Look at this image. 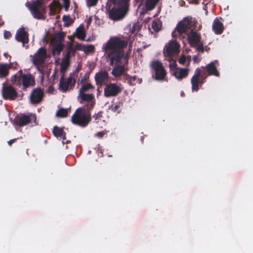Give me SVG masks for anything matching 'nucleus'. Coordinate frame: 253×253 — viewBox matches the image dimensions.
<instances>
[{
	"mask_svg": "<svg viewBox=\"0 0 253 253\" xmlns=\"http://www.w3.org/2000/svg\"><path fill=\"white\" fill-rule=\"evenodd\" d=\"M150 67L155 72V79L158 81H164L167 75V72L162 63L158 60L151 62Z\"/></svg>",
	"mask_w": 253,
	"mask_h": 253,
	"instance_id": "nucleus-6",
	"label": "nucleus"
},
{
	"mask_svg": "<svg viewBox=\"0 0 253 253\" xmlns=\"http://www.w3.org/2000/svg\"><path fill=\"white\" fill-rule=\"evenodd\" d=\"M68 113V110L67 109L60 108L56 112V116L60 118L67 117Z\"/></svg>",
	"mask_w": 253,
	"mask_h": 253,
	"instance_id": "nucleus-32",
	"label": "nucleus"
},
{
	"mask_svg": "<svg viewBox=\"0 0 253 253\" xmlns=\"http://www.w3.org/2000/svg\"><path fill=\"white\" fill-rule=\"evenodd\" d=\"M70 65V61L63 60L62 61L61 64V71H65Z\"/></svg>",
	"mask_w": 253,
	"mask_h": 253,
	"instance_id": "nucleus-39",
	"label": "nucleus"
},
{
	"mask_svg": "<svg viewBox=\"0 0 253 253\" xmlns=\"http://www.w3.org/2000/svg\"><path fill=\"white\" fill-rule=\"evenodd\" d=\"M76 36L79 39L81 40H84L86 37V34L84 31L83 26H80L76 29Z\"/></svg>",
	"mask_w": 253,
	"mask_h": 253,
	"instance_id": "nucleus-28",
	"label": "nucleus"
},
{
	"mask_svg": "<svg viewBox=\"0 0 253 253\" xmlns=\"http://www.w3.org/2000/svg\"><path fill=\"white\" fill-rule=\"evenodd\" d=\"M151 27L155 32H158L161 29V25L158 22L154 21L152 23Z\"/></svg>",
	"mask_w": 253,
	"mask_h": 253,
	"instance_id": "nucleus-36",
	"label": "nucleus"
},
{
	"mask_svg": "<svg viewBox=\"0 0 253 253\" xmlns=\"http://www.w3.org/2000/svg\"><path fill=\"white\" fill-rule=\"evenodd\" d=\"M70 142V140H67V141H66V144H68V143H69Z\"/></svg>",
	"mask_w": 253,
	"mask_h": 253,
	"instance_id": "nucleus-57",
	"label": "nucleus"
},
{
	"mask_svg": "<svg viewBox=\"0 0 253 253\" xmlns=\"http://www.w3.org/2000/svg\"><path fill=\"white\" fill-rule=\"evenodd\" d=\"M33 17L35 18L40 19L42 18V13L45 12V10H43V9H41L40 7H36L35 6H27Z\"/></svg>",
	"mask_w": 253,
	"mask_h": 253,
	"instance_id": "nucleus-21",
	"label": "nucleus"
},
{
	"mask_svg": "<svg viewBox=\"0 0 253 253\" xmlns=\"http://www.w3.org/2000/svg\"><path fill=\"white\" fill-rule=\"evenodd\" d=\"M205 78V79H206L207 78V76L205 75V74H202V73H201V76L200 77V79H203V78Z\"/></svg>",
	"mask_w": 253,
	"mask_h": 253,
	"instance_id": "nucleus-53",
	"label": "nucleus"
},
{
	"mask_svg": "<svg viewBox=\"0 0 253 253\" xmlns=\"http://www.w3.org/2000/svg\"><path fill=\"white\" fill-rule=\"evenodd\" d=\"M141 28V27L138 24L135 23L129 29V32L133 34H136Z\"/></svg>",
	"mask_w": 253,
	"mask_h": 253,
	"instance_id": "nucleus-34",
	"label": "nucleus"
},
{
	"mask_svg": "<svg viewBox=\"0 0 253 253\" xmlns=\"http://www.w3.org/2000/svg\"><path fill=\"white\" fill-rule=\"evenodd\" d=\"M12 84L17 86L22 85L23 89H26L35 84L34 77L31 74H24L22 70H20L10 79Z\"/></svg>",
	"mask_w": 253,
	"mask_h": 253,
	"instance_id": "nucleus-4",
	"label": "nucleus"
},
{
	"mask_svg": "<svg viewBox=\"0 0 253 253\" xmlns=\"http://www.w3.org/2000/svg\"><path fill=\"white\" fill-rule=\"evenodd\" d=\"M122 91L121 87L115 83H110L104 88V95L106 97L116 96Z\"/></svg>",
	"mask_w": 253,
	"mask_h": 253,
	"instance_id": "nucleus-13",
	"label": "nucleus"
},
{
	"mask_svg": "<svg viewBox=\"0 0 253 253\" xmlns=\"http://www.w3.org/2000/svg\"><path fill=\"white\" fill-rule=\"evenodd\" d=\"M189 69L188 68H175L173 70V75L178 80H182L188 75Z\"/></svg>",
	"mask_w": 253,
	"mask_h": 253,
	"instance_id": "nucleus-18",
	"label": "nucleus"
},
{
	"mask_svg": "<svg viewBox=\"0 0 253 253\" xmlns=\"http://www.w3.org/2000/svg\"><path fill=\"white\" fill-rule=\"evenodd\" d=\"M219 65V62L217 60H214L208 64L206 66L209 75H213L216 77H219L220 74L217 69V66Z\"/></svg>",
	"mask_w": 253,
	"mask_h": 253,
	"instance_id": "nucleus-16",
	"label": "nucleus"
},
{
	"mask_svg": "<svg viewBox=\"0 0 253 253\" xmlns=\"http://www.w3.org/2000/svg\"><path fill=\"white\" fill-rule=\"evenodd\" d=\"M88 80L89 77L86 75H85L79 81L81 84H84L88 83L87 82Z\"/></svg>",
	"mask_w": 253,
	"mask_h": 253,
	"instance_id": "nucleus-44",
	"label": "nucleus"
},
{
	"mask_svg": "<svg viewBox=\"0 0 253 253\" xmlns=\"http://www.w3.org/2000/svg\"><path fill=\"white\" fill-rule=\"evenodd\" d=\"M84 45H82L81 44H80V43H77L76 45V49L77 50H83V46Z\"/></svg>",
	"mask_w": 253,
	"mask_h": 253,
	"instance_id": "nucleus-50",
	"label": "nucleus"
},
{
	"mask_svg": "<svg viewBox=\"0 0 253 253\" xmlns=\"http://www.w3.org/2000/svg\"><path fill=\"white\" fill-rule=\"evenodd\" d=\"M200 54H198L197 55L193 56V60L195 63H199L201 61Z\"/></svg>",
	"mask_w": 253,
	"mask_h": 253,
	"instance_id": "nucleus-45",
	"label": "nucleus"
},
{
	"mask_svg": "<svg viewBox=\"0 0 253 253\" xmlns=\"http://www.w3.org/2000/svg\"><path fill=\"white\" fill-rule=\"evenodd\" d=\"M172 66L174 67H175V68H176V64L175 61H174V63H173V64H171L170 65V68H171Z\"/></svg>",
	"mask_w": 253,
	"mask_h": 253,
	"instance_id": "nucleus-54",
	"label": "nucleus"
},
{
	"mask_svg": "<svg viewBox=\"0 0 253 253\" xmlns=\"http://www.w3.org/2000/svg\"><path fill=\"white\" fill-rule=\"evenodd\" d=\"M121 105V103L120 102H116V103L112 104L109 107V109L114 113H119L120 112V108Z\"/></svg>",
	"mask_w": 253,
	"mask_h": 253,
	"instance_id": "nucleus-31",
	"label": "nucleus"
},
{
	"mask_svg": "<svg viewBox=\"0 0 253 253\" xmlns=\"http://www.w3.org/2000/svg\"><path fill=\"white\" fill-rule=\"evenodd\" d=\"M99 0H86V5L88 7L95 6Z\"/></svg>",
	"mask_w": 253,
	"mask_h": 253,
	"instance_id": "nucleus-42",
	"label": "nucleus"
},
{
	"mask_svg": "<svg viewBox=\"0 0 253 253\" xmlns=\"http://www.w3.org/2000/svg\"><path fill=\"white\" fill-rule=\"evenodd\" d=\"M71 56V55L70 54V53L68 52H67L65 55V57H64L63 60L70 61Z\"/></svg>",
	"mask_w": 253,
	"mask_h": 253,
	"instance_id": "nucleus-48",
	"label": "nucleus"
},
{
	"mask_svg": "<svg viewBox=\"0 0 253 253\" xmlns=\"http://www.w3.org/2000/svg\"><path fill=\"white\" fill-rule=\"evenodd\" d=\"M91 121V113L84 108H78L71 118V121L74 125L85 127Z\"/></svg>",
	"mask_w": 253,
	"mask_h": 253,
	"instance_id": "nucleus-5",
	"label": "nucleus"
},
{
	"mask_svg": "<svg viewBox=\"0 0 253 253\" xmlns=\"http://www.w3.org/2000/svg\"><path fill=\"white\" fill-rule=\"evenodd\" d=\"M94 49V46L93 45H84L83 46V51L85 52H92Z\"/></svg>",
	"mask_w": 253,
	"mask_h": 253,
	"instance_id": "nucleus-41",
	"label": "nucleus"
},
{
	"mask_svg": "<svg viewBox=\"0 0 253 253\" xmlns=\"http://www.w3.org/2000/svg\"><path fill=\"white\" fill-rule=\"evenodd\" d=\"M52 132L53 135L57 138H60L63 140L66 139V134L63 128L54 126L53 128Z\"/></svg>",
	"mask_w": 253,
	"mask_h": 253,
	"instance_id": "nucleus-23",
	"label": "nucleus"
},
{
	"mask_svg": "<svg viewBox=\"0 0 253 253\" xmlns=\"http://www.w3.org/2000/svg\"><path fill=\"white\" fill-rule=\"evenodd\" d=\"M27 6H35L36 7L41 8L43 10H45V6L42 5V2L40 0H35L31 4H28Z\"/></svg>",
	"mask_w": 253,
	"mask_h": 253,
	"instance_id": "nucleus-33",
	"label": "nucleus"
},
{
	"mask_svg": "<svg viewBox=\"0 0 253 253\" xmlns=\"http://www.w3.org/2000/svg\"><path fill=\"white\" fill-rule=\"evenodd\" d=\"M109 80V74L106 71H102L97 73L95 76V80L97 85L105 84Z\"/></svg>",
	"mask_w": 253,
	"mask_h": 253,
	"instance_id": "nucleus-17",
	"label": "nucleus"
},
{
	"mask_svg": "<svg viewBox=\"0 0 253 253\" xmlns=\"http://www.w3.org/2000/svg\"><path fill=\"white\" fill-rule=\"evenodd\" d=\"M212 29L216 35L221 34L224 29L223 24L218 18H215L212 23Z\"/></svg>",
	"mask_w": 253,
	"mask_h": 253,
	"instance_id": "nucleus-20",
	"label": "nucleus"
},
{
	"mask_svg": "<svg viewBox=\"0 0 253 253\" xmlns=\"http://www.w3.org/2000/svg\"><path fill=\"white\" fill-rule=\"evenodd\" d=\"M113 4L108 10L109 18L113 21L123 20L129 11V0H110Z\"/></svg>",
	"mask_w": 253,
	"mask_h": 253,
	"instance_id": "nucleus-3",
	"label": "nucleus"
},
{
	"mask_svg": "<svg viewBox=\"0 0 253 253\" xmlns=\"http://www.w3.org/2000/svg\"><path fill=\"white\" fill-rule=\"evenodd\" d=\"M179 51V45L176 41H170L166 44L164 49L165 56L171 57L178 53Z\"/></svg>",
	"mask_w": 253,
	"mask_h": 253,
	"instance_id": "nucleus-12",
	"label": "nucleus"
},
{
	"mask_svg": "<svg viewBox=\"0 0 253 253\" xmlns=\"http://www.w3.org/2000/svg\"><path fill=\"white\" fill-rule=\"evenodd\" d=\"M48 58L46 49L45 47H40L35 53L32 59V62L34 65L37 67L42 66Z\"/></svg>",
	"mask_w": 253,
	"mask_h": 253,
	"instance_id": "nucleus-9",
	"label": "nucleus"
},
{
	"mask_svg": "<svg viewBox=\"0 0 253 253\" xmlns=\"http://www.w3.org/2000/svg\"><path fill=\"white\" fill-rule=\"evenodd\" d=\"M160 0H146L145 7L146 11H151L154 9Z\"/></svg>",
	"mask_w": 253,
	"mask_h": 253,
	"instance_id": "nucleus-25",
	"label": "nucleus"
},
{
	"mask_svg": "<svg viewBox=\"0 0 253 253\" xmlns=\"http://www.w3.org/2000/svg\"><path fill=\"white\" fill-rule=\"evenodd\" d=\"M65 34L63 32L56 33L51 40L52 44H63Z\"/></svg>",
	"mask_w": 253,
	"mask_h": 253,
	"instance_id": "nucleus-24",
	"label": "nucleus"
},
{
	"mask_svg": "<svg viewBox=\"0 0 253 253\" xmlns=\"http://www.w3.org/2000/svg\"><path fill=\"white\" fill-rule=\"evenodd\" d=\"M127 65V64L114 65L115 67L112 70V74L115 78L123 75L127 70L126 68Z\"/></svg>",
	"mask_w": 253,
	"mask_h": 253,
	"instance_id": "nucleus-19",
	"label": "nucleus"
},
{
	"mask_svg": "<svg viewBox=\"0 0 253 253\" xmlns=\"http://www.w3.org/2000/svg\"><path fill=\"white\" fill-rule=\"evenodd\" d=\"M64 7L66 11H67L70 7V0L63 1Z\"/></svg>",
	"mask_w": 253,
	"mask_h": 253,
	"instance_id": "nucleus-47",
	"label": "nucleus"
},
{
	"mask_svg": "<svg viewBox=\"0 0 253 253\" xmlns=\"http://www.w3.org/2000/svg\"><path fill=\"white\" fill-rule=\"evenodd\" d=\"M127 44V40L119 37H111L107 42L103 44L102 51L105 53L104 56L109 61L111 66L128 64V53L124 51Z\"/></svg>",
	"mask_w": 253,
	"mask_h": 253,
	"instance_id": "nucleus-1",
	"label": "nucleus"
},
{
	"mask_svg": "<svg viewBox=\"0 0 253 253\" xmlns=\"http://www.w3.org/2000/svg\"><path fill=\"white\" fill-rule=\"evenodd\" d=\"M196 23L195 19L191 16L185 17L177 23L174 30L172 32V36L176 38L178 35L180 36L190 30L189 33L187 34L188 42L191 47H195L197 44L202 41L201 34L194 30Z\"/></svg>",
	"mask_w": 253,
	"mask_h": 253,
	"instance_id": "nucleus-2",
	"label": "nucleus"
},
{
	"mask_svg": "<svg viewBox=\"0 0 253 253\" xmlns=\"http://www.w3.org/2000/svg\"><path fill=\"white\" fill-rule=\"evenodd\" d=\"M201 73V69L199 68H197L195 71L193 76L191 79L192 90L193 91H198L199 90V85L202 86L205 82V78L200 79Z\"/></svg>",
	"mask_w": 253,
	"mask_h": 253,
	"instance_id": "nucleus-11",
	"label": "nucleus"
},
{
	"mask_svg": "<svg viewBox=\"0 0 253 253\" xmlns=\"http://www.w3.org/2000/svg\"><path fill=\"white\" fill-rule=\"evenodd\" d=\"M94 89V86L90 83H86L82 84V87L79 90V93H85L88 92L90 90H92Z\"/></svg>",
	"mask_w": 253,
	"mask_h": 253,
	"instance_id": "nucleus-29",
	"label": "nucleus"
},
{
	"mask_svg": "<svg viewBox=\"0 0 253 253\" xmlns=\"http://www.w3.org/2000/svg\"><path fill=\"white\" fill-rule=\"evenodd\" d=\"M3 37L5 39H9L11 37V34L9 31H4Z\"/></svg>",
	"mask_w": 253,
	"mask_h": 253,
	"instance_id": "nucleus-46",
	"label": "nucleus"
},
{
	"mask_svg": "<svg viewBox=\"0 0 253 253\" xmlns=\"http://www.w3.org/2000/svg\"><path fill=\"white\" fill-rule=\"evenodd\" d=\"M137 79V78L135 76L133 77H130L128 76L127 78V80L128 83V84L131 85H135L136 84V80Z\"/></svg>",
	"mask_w": 253,
	"mask_h": 253,
	"instance_id": "nucleus-40",
	"label": "nucleus"
},
{
	"mask_svg": "<svg viewBox=\"0 0 253 253\" xmlns=\"http://www.w3.org/2000/svg\"><path fill=\"white\" fill-rule=\"evenodd\" d=\"M79 97L82 101H86L87 102L94 100V96L92 93H79Z\"/></svg>",
	"mask_w": 253,
	"mask_h": 253,
	"instance_id": "nucleus-27",
	"label": "nucleus"
},
{
	"mask_svg": "<svg viewBox=\"0 0 253 253\" xmlns=\"http://www.w3.org/2000/svg\"><path fill=\"white\" fill-rule=\"evenodd\" d=\"M67 52H69L71 56H75L76 53L75 49L73 47L72 44H71L67 48Z\"/></svg>",
	"mask_w": 253,
	"mask_h": 253,
	"instance_id": "nucleus-43",
	"label": "nucleus"
},
{
	"mask_svg": "<svg viewBox=\"0 0 253 253\" xmlns=\"http://www.w3.org/2000/svg\"><path fill=\"white\" fill-rule=\"evenodd\" d=\"M184 95V92H183V91H181V96H183Z\"/></svg>",
	"mask_w": 253,
	"mask_h": 253,
	"instance_id": "nucleus-56",
	"label": "nucleus"
},
{
	"mask_svg": "<svg viewBox=\"0 0 253 253\" xmlns=\"http://www.w3.org/2000/svg\"><path fill=\"white\" fill-rule=\"evenodd\" d=\"M4 55L6 57L7 56H8V54H6L5 53H4Z\"/></svg>",
	"mask_w": 253,
	"mask_h": 253,
	"instance_id": "nucleus-59",
	"label": "nucleus"
},
{
	"mask_svg": "<svg viewBox=\"0 0 253 253\" xmlns=\"http://www.w3.org/2000/svg\"><path fill=\"white\" fill-rule=\"evenodd\" d=\"M29 36L28 31H26L24 27H22L17 30L15 39L17 42H22L24 46L25 44L29 42Z\"/></svg>",
	"mask_w": 253,
	"mask_h": 253,
	"instance_id": "nucleus-14",
	"label": "nucleus"
},
{
	"mask_svg": "<svg viewBox=\"0 0 253 253\" xmlns=\"http://www.w3.org/2000/svg\"><path fill=\"white\" fill-rule=\"evenodd\" d=\"M17 139V138H14V139L10 140L9 141H8V145L10 146H11L12 145V143L15 142Z\"/></svg>",
	"mask_w": 253,
	"mask_h": 253,
	"instance_id": "nucleus-51",
	"label": "nucleus"
},
{
	"mask_svg": "<svg viewBox=\"0 0 253 253\" xmlns=\"http://www.w3.org/2000/svg\"><path fill=\"white\" fill-rule=\"evenodd\" d=\"M62 20L64 22L66 26H69L72 23L69 15H64L62 17Z\"/></svg>",
	"mask_w": 253,
	"mask_h": 253,
	"instance_id": "nucleus-38",
	"label": "nucleus"
},
{
	"mask_svg": "<svg viewBox=\"0 0 253 253\" xmlns=\"http://www.w3.org/2000/svg\"><path fill=\"white\" fill-rule=\"evenodd\" d=\"M191 61V57L190 56H185L184 55H181L178 60V62L180 64L183 66L188 67Z\"/></svg>",
	"mask_w": 253,
	"mask_h": 253,
	"instance_id": "nucleus-26",
	"label": "nucleus"
},
{
	"mask_svg": "<svg viewBox=\"0 0 253 253\" xmlns=\"http://www.w3.org/2000/svg\"><path fill=\"white\" fill-rule=\"evenodd\" d=\"M1 93L3 99L6 100H14L18 96V93L16 89L6 82L2 84Z\"/></svg>",
	"mask_w": 253,
	"mask_h": 253,
	"instance_id": "nucleus-8",
	"label": "nucleus"
},
{
	"mask_svg": "<svg viewBox=\"0 0 253 253\" xmlns=\"http://www.w3.org/2000/svg\"><path fill=\"white\" fill-rule=\"evenodd\" d=\"M36 120L37 117L35 114H29L26 115L22 114L14 118V123L16 125L22 127L29 124L36 123Z\"/></svg>",
	"mask_w": 253,
	"mask_h": 253,
	"instance_id": "nucleus-7",
	"label": "nucleus"
},
{
	"mask_svg": "<svg viewBox=\"0 0 253 253\" xmlns=\"http://www.w3.org/2000/svg\"><path fill=\"white\" fill-rule=\"evenodd\" d=\"M94 117H95V119H97L98 118L102 117V112H99L98 113H97L96 115L95 116H94Z\"/></svg>",
	"mask_w": 253,
	"mask_h": 253,
	"instance_id": "nucleus-52",
	"label": "nucleus"
},
{
	"mask_svg": "<svg viewBox=\"0 0 253 253\" xmlns=\"http://www.w3.org/2000/svg\"><path fill=\"white\" fill-rule=\"evenodd\" d=\"M91 21V18H90L89 19H88V23H89V22H90Z\"/></svg>",
	"mask_w": 253,
	"mask_h": 253,
	"instance_id": "nucleus-58",
	"label": "nucleus"
},
{
	"mask_svg": "<svg viewBox=\"0 0 253 253\" xmlns=\"http://www.w3.org/2000/svg\"><path fill=\"white\" fill-rule=\"evenodd\" d=\"M54 45V48L52 50V54L53 55H59L60 54L61 51H62L64 45L63 44H53Z\"/></svg>",
	"mask_w": 253,
	"mask_h": 253,
	"instance_id": "nucleus-30",
	"label": "nucleus"
},
{
	"mask_svg": "<svg viewBox=\"0 0 253 253\" xmlns=\"http://www.w3.org/2000/svg\"><path fill=\"white\" fill-rule=\"evenodd\" d=\"M11 64H0V78L4 79L9 75V70L11 68Z\"/></svg>",
	"mask_w": 253,
	"mask_h": 253,
	"instance_id": "nucleus-22",
	"label": "nucleus"
},
{
	"mask_svg": "<svg viewBox=\"0 0 253 253\" xmlns=\"http://www.w3.org/2000/svg\"><path fill=\"white\" fill-rule=\"evenodd\" d=\"M204 42L203 41L199 42L197 45L194 47L196 48V51L199 52V53H203L205 51L204 48Z\"/></svg>",
	"mask_w": 253,
	"mask_h": 253,
	"instance_id": "nucleus-35",
	"label": "nucleus"
},
{
	"mask_svg": "<svg viewBox=\"0 0 253 253\" xmlns=\"http://www.w3.org/2000/svg\"><path fill=\"white\" fill-rule=\"evenodd\" d=\"M43 90L40 87L34 88L30 94V101L32 104H37L40 103L43 97Z\"/></svg>",
	"mask_w": 253,
	"mask_h": 253,
	"instance_id": "nucleus-15",
	"label": "nucleus"
},
{
	"mask_svg": "<svg viewBox=\"0 0 253 253\" xmlns=\"http://www.w3.org/2000/svg\"><path fill=\"white\" fill-rule=\"evenodd\" d=\"M95 104V101L94 100L91 101H89L87 102V103L84 105V108L86 111H88L90 112V111L91 110L94 108Z\"/></svg>",
	"mask_w": 253,
	"mask_h": 253,
	"instance_id": "nucleus-37",
	"label": "nucleus"
},
{
	"mask_svg": "<svg viewBox=\"0 0 253 253\" xmlns=\"http://www.w3.org/2000/svg\"><path fill=\"white\" fill-rule=\"evenodd\" d=\"M137 2H139L140 3V4H142L144 1V0H136Z\"/></svg>",
	"mask_w": 253,
	"mask_h": 253,
	"instance_id": "nucleus-55",
	"label": "nucleus"
},
{
	"mask_svg": "<svg viewBox=\"0 0 253 253\" xmlns=\"http://www.w3.org/2000/svg\"><path fill=\"white\" fill-rule=\"evenodd\" d=\"M76 83V79L72 76L65 79L64 76H62L59 81V89L62 92H66L68 90L73 89Z\"/></svg>",
	"mask_w": 253,
	"mask_h": 253,
	"instance_id": "nucleus-10",
	"label": "nucleus"
},
{
	"mask_svg": "<svg viewBox=\"0 0 253 253\" xmlns=\"http://www.w3.org/2000/svg\"><path fill=\"white\" fill-rule=\"evenodd\" d=\"M105 134V133L103 131H99L95 134V136L99 138H102Z\"/></svg>",
	"mask_w": 253,
	"mask_h": 253,
	"instance_id": "nucleus-49",
	"label": "nucleus"
}]
</instances>
